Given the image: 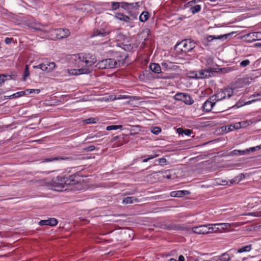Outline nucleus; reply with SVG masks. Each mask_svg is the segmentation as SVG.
<instances>
[{
    "label": "nucleus",
    "instance_id": "obj_1",
    "mask_svg": "<svg viewBox=\"0 0 261 261\" xmlns=\"http://www.w3.org/2000/svg\"><path fill=\"white\" fill-rule=\"evenodd\" d=\"M118 57L121 59L115 60L113 59H106L101 60L97 63L96 67L101 69L117 68L124 64V60L127 57V55L119 53Z\"/></svg>",
    "mask_w": 261,
    "mask_h": 261
},
{
    "label": "nucleus",
    "instance_id": "obj_2",
    "mask_svg": "<svg viewBox=\"0 0 261 261\" xmlns=\"http://www.w3.org/2000/svg\"><path fill=\"white\" fill-rule=\"evenodd\" d=\"M96 62V59L94 56L88 54L83 58V74L86 75L83 76V80L89 79L90 75H88L92 70V66Z\"/></svg>",
    "mask_w": 261,
    "mask_h": 261
},
{
    "label": "nucleus",
    "instance_id": "obj_3",
    "mask_svg": "<svg viewBox=\"0 0 261 261\" xmlns=\"http://www.w3.org/2000/svg\"><path fill=\"white\" fill-rule=\"evenodd\" d=\"M219 229V227H214L213 224H206L194 226L192 230L195 233L204 234L217 232Z\"/></svg>",
    "mask_w": 261,
    "mask_h": 261
},
{
    "label": "nucleus",
    "instance_id": "obj_4",
    "mask_svg": "<svg viewBox=\"0 0 261 261\" xmlns=\"http://www.w3.org/2000/svg\"><path fill=\"white\" fill-rule=\"evenodd\" d=\"M196 46V43L190 39H185L175 46V49H180L181 52L187 53L191 51Z\"/></svg>",
    "mask_w": 261,
    "mask_h": 261
},
{
    "label": "nucleus",
    "instance_id": "obj_5",
    "mask_svg": "<svg viewBox=\"0 0 261 261\" xmlns=\"http://www.w3.org/2000/svg\"><path fill=\"white\" fill-rule=\"evenodd\" d=\"M233 95V90L231 88L221 89L216 94L210 97V99L218 102L221 100L229 98Z\"/></svg>",
    "mask_w": 261,
    "mask_h": 261
},
{
    "label": "nucleus",
    "instance_id": "obj_6",
    "mask_svg": "<svg viewBox=\"0 0 261 261\" xmlns=\"http://www.w3.org/2000/svg\"><path fill=\"white\" fill-rule=\"evenodd\" d=\"M215 68H209L206 69H201L196 72L195 77L197 79H203L212 76L214 72H216Z\"/></svg>",
    "mask_w": 261,
    "mask_h": 261
},
{
    "label": "nucleus",
    "instance_id": "obj_7",
    "mask_svg": "<svg viewBox=\"0 0 261 261\" xmlns=\"http://www.w3.org/2000/svg\"><path fill=\"white\" fill-rule=\"evenodd\" d=\"M174 98L175 100L183 101L187 105H192L194 102L191 96L185 93H177L174 95Z\"/></svg>",
    "mask_w": 261,
    "mask_h": 261
},
{
    "label": "nucleus",
    "instance_id": "obj_8",
    "mask_svg": "<svg viewBox=\"0 0 261 261\" xmlns=\"http://www.w3.org/2000/svg\"><path fill=\"white\" fill-rule=\"evenodd\" d=\"M67 179V185H75L81 182L82 178V173L81 172H76L73 174L69 175Z\"/></svg>",
    "mask_w": 261,
    "mask_h": 261
},
{
    "label": "nucleus",
    "instance_id": "obj_9",
    "mask_svg": "<svg viewBox=\"0 0 261 261\" xmlns=\"http://www.w3.org/2000/svg\"><path fill=\"white\" fill-rule=\"evenodd\" d=\"M67 179H68V177L57 176L53 179V181L54 184H57V186H55V187L63 188V185H67L66 181Z\"/></svg>",
    "mask_w": 261,
    "mask_h": 261
},
{
    "label": "nucleus",
    "instance_id": "obj_10",
    "mask_svg": "<svg viewBox=\"0 0 261 261\" xmlns=\"http://www.w3.org/2000/svg\"><path fill=\"white\" fill-rule=\"evenodd\" d=\"M214 101L215 100L210 99V97L203 105L202 108L203 110L205 112H210L212 111L216 105V102H214Z\"/></svg>",
    "mask_w": 261,
    "mask_h": 261
},
{
    "label": "nucleus",
    "instance_id": "obj_11",
    "mask_svg": "<svg viewBox=\"0 0 261 261\" xmlns=\"http://www.w3.org/2000/svg\"><path fill=\"white\" fill-rule=\"evenodd\" d=\"M196 0L191 1L187 3V5L191 7L190 10L192 14H194L199 12L201 10V6L199 5H195Z\"/></svg>",
    "mask_w": 261,
    "mask_h": 261
},
{
    "label": "nucleus",
    "instance_id": "obj_12",
    "mask_svg": "<svg viewBox=\"0 0 261 261\" xmlns=\"http://www.w3.org/2000/svg\"><path fill=\"white\" fill-rule=\"evenodd\" d=\"M232 34H233V32L226 34L222 35H219V36H216L215 35H210L207 37V40L208 42H211L214 39H219V40H226L228 38V37L229 36H230Z\"/></svg>",
    "mask_w": 261,
    "mask_h": 261
},
{
    "label": "nucleus",
    "instance_id": "obj_13",
    "mask_svg": "<svg viewBox=\"0 0 261 261\" xmlns=\"http://www.w3.org/2000/svg\"><path fill=\"white\" fill-rule=\"evenodd\" d=\"M58 224V221L56 218H51L47 220H41L39 222L40 225L56 226Z\"/></svg>",
    "mask_w": 261,
    "mask_h": 261
},
{
    "label": "nucleus",
    "instance_id": "obj_14",
    "mask_svg": "<svg viewBox=\"0 0 261 261\" xmlns=\"http://www.w3.org/2000/svg\"><path fill=\"white\" fill-rule=\"evenodd\" d=\"M123 137L120 136H117L113 137L111 141V143H113V144H112V147H117L122 145L123 143Z\"/></svg>",
    "mask_w": 261,
    "mask_h": 261
},
{
    "label": "nucleus",
    "instance_id": "obj_15",
    "mask_svg": "<svg viewBox=\"0 0 261 261\" xmlns=\"http://www.w3.org/2000/svg\"><path fill=\"white\" fill-rule=\"evenodd\" d=\"M109 31H106L103 29L99 30H94L93 34L91 35L92 37H104L109 35Z\"/></svg>",
    "mask_w": 261,
    "mask_h": 261
},
{
    "label": "nucleus",
    "instance_id": "obj_16",
    "mask_svg": "<svg viewBox=\"0 0 261 261\" xmlns=\"http://www.w3.org/2000/svg\"><path fill=\"white\" fill-rule=\"evenodd\" d=\"M57 39H60L68 37L70 32L67 29H57Z\"/></svg>",
    "mask_w": 261,
    "mask_h": 261
},
{
    "label": "nucleus",
    "instance_id": "obj_17",
    "mask_svg": "<svg viewBox=\"0 0 261 261\" xmlns=\"http://www.w3.org/2000/svg\"><path fill=\"white\" fill-rule=\"evenodd\" d=\"M250 80L251 81L252 79L246 77L239 79L236 81L237 86L239 87H243L247 85H249L251 83Z\"/></svg>",
    "mask_w": 261,
    "mask_h": 261
},
{
    "label": "nucleus",
    "instance_id": "obj_18",
    "mask_svg": "<svg viewBox=\"0 0 261 261\" xmlns=\"http://www.w3.org/2000/svg\"><path fill=\"white\" fill-rule=\"evenodd\" d=\"M16 75L15 74H0V85H2L4 82L8 80H16Z\"/></svg>",
    "mask_w": 261,
    "mask_h": 261
},
{
    "label": "nucleus",
    "instance_id": "obj_19",
    "mask_svg": "<svg viewBox=\"0 0 261 261\" xmlns=\"http://www.w3.org/2000/svg\"><path fill=\"white\" fill-rule=\"evenodd\" d=\"M190 192L187 190H180L176 191H172L170 193V195L173 197H182L184 195H189Z\"/></svg>",
    "mask_w": 261,
    "mask_h": 261
},
{
    "label": "nucleus",
    "instance_id": "obj_20",
    "mask_svg": "<svg viewBox=\"0 0 261 261\" xmlns=\"http://www.w3.org/2000/svg\"><path fill=\"white\" fill-rule=\"evenodd\" d=\"M150 69L155 73H161V68L159 64L151 63L149 65Z\"/></svg>",
    "mask_w": 261,
    "mask_h": 261
},
{
    "label": "nucleus",
    "instance_id": "obj_21",
    "mask_svg": "<svg viewBox=\"0 0 261 261\" xmlns=\"http://www.w3.org/2000/svg\"><path fill=\"white\" fill-rule=\"evenodd\" d=\"M44 65H45V67H46V70H45V71L46 72L52 71L56 67V64L55 62L45 61L44 62Z\"/></svg>",
    "mask_w": 261,
    "mask_h": 261
},
{
    "label": "nucleus",
    "instance_id": "obj_22",
    "mask_svg": "<svg viewBox=\"0 0 261 261\" xmlns=\"http://www.w3.org/2000/svg\"><path fill=\"white\" fill-rule=\"evenodd\" d=\"M44 32L50 34V36L47 35L48 37L51 40L57 39V29H50L48 31H44Z\"/></svg>",
    "mask_w": 261,
    "mask_h": 261
},
{
    "label": "nucleus",
    "instance_id": "obj_23",
    "mask_svg": "<svg viewBox=\"0 0 261 261\" xmlns=\"http://www.w3.org/2000/svg\"><path fill=\"white\" fill-rule=\"evenodd\" d=\"M162 228L167 230H179L180 227L175 224H163Z\"/></svg>",
    "mask_w": 261,
    "mask_h": 261
},
{
    "label": "nucleus",
    "instance_id": "obj_24",
    "mask_svg": "<svg viewBox=\"0 0 261 261\" xmlns=\"http://www.w3.org/2000/svg\"><path fill=\"white\" fill-rule=\"evenodd\" d=\"M98 121L97 118L91 117L88 119L83 120V124H94Z\"/></svg>",
    "mask_w": 261,
    "mask_h": 261
},
{
    "label": "nucleus",
    "instance_id": "obj_25",
    "mask_svg": "<svg viewBox=\"0 0 261 261\" xmlns=\"http://www.w3.org/2000/svg\"><path fill=\"white\" fill-rule=\"evenodd\" d=\"M138 201L137 199L134 197H127L123 199L122 203L123 204H132L134 202Z\"/></svg>",
    "mask_w": 261,
    "mask_h": 261
},
{
    "label": "nucleus",
    "instance_id": "obj_26",
    "mask_svg": "<svg viewBox=\"0 0 261 261\" xmlns=\"http://www.w3.org/2000/svg\"><path fill=\"white\" fill-rule=\"evenodd\" d=\"M161 65H162L163 69L166 70L171 69L173 67V63L172 62H162Z\"/></svg>",
    "mask_w": 261,
    "mask_h": 261
},
{
    "label": "nucleus",
    "instance_id": "obj_27",
    "mask_svg": "<svg viewBox=\"0 0 261 261\" xmlns=\"http://www.w3.org/2000/svg\"><path fill=\"white\" fill-rule=\"evenodd\" d=\"M116 17L119 20L126 22H129L130 20V19L128 16L122 14H118Z\"/></svg>",
    "mask_w": 261,
    "mask_h": 261
},
{
    "label": "nucleus",
    "instance_id": "obj_28",
    "mask_svg": "<svg viewBox=\"0 0 261 261\" xmlns=\"http://www.w3.org/2000/svg\"><path fill=\"white\" fill-rule=\"evenodd\" d=\"M219 260L220 261H230L231 258L227 253H222L219 256Z\"/></svg>",
    "mask_w": 261,
    "mask_h": 261
},
{
    "label": "nucleus",
    "instance_id": "obj_29",
    "mask_svg": "<svg viewBox=\"0 0 261 261\" xmlns=\"http://www.w3.org/2000/svg\"><path fill=\"white\" fill-rule=\"evenodd\" d=\"M252 249V245H248L246 246L242 247L240 248H239L237 252L238 253H242L244 252H249Z\"/></svg>",
    "mask_w": 261,
    "mask_h": 261
},
{
    "label": "nucleus",
    "instance_id": "obj_30",
    "mask_svg": "<svg viewBox=\"0 0 261 261\" xmlns=\"http://www.w3.org/2000/svg\"><path fill=\"white\" fill-rule=\"evenodd\" d=\"M149 14L146 11L143 12L139 17V19L141 22H145L148 19Z\"/></svg>",
    "mask_w": 261,
    "mask_h": 261
},
{
    "label": "nucleus",
    "instance_id": "obj_31",
    "mask_svg": "<svg viewBox=\"0 0 261 261\" xmlns=\"http://www.w3.org/2000/svg\"><path fill=\"white\" fill-rule=\"evenodd\" d=\"M22 94V93H21L20 91L14 93L9 96H5L4 99H5V100H6V99H8L17 98L19 97H21V94Z\"/></svg>",
    "mask_w": 261,
    "mask_h": 261
},
{
    "label": "nucleus",
    "instance_id": "obj_32",
    "mask_svg": "<svg viewBox=\"0 0 261 261\" xmlns=\"http://www.w3.org/2000/svg\"><path fill=\"white\" fill-rule=\"evenodd\" d=\"M65 159H66V158H64L62 156L49 158L45 159L42 162H52V161H58V160H65Z\"/></svg>",
    "mask_w": 261,
    "mask_h": 261
},
{
    "label": "nucleus",
    "instance_id": "obj_33",
    "mask_svg": "<svg viewBox=\"0 0 261 261\" xmlns=\"http://www.w3.org/2000/svg\"><path fill=\"white\" fill-rule=\"evenodd\" d=\"M68 72L69 73V74L71 75H79L82 74V68L78 69H72L70 70H68Z\"/></svg>",
    "mask_w": 261,
    "mask_h": 261
},
{
    "label": "nucleus",
    "instance_id": "obj_34",
    "mask_svg": "<svg viewBox=\"0 0 261 261\" xmlns=\"http://www.w3.org/2000/svg\"><path fill=\"white\" fill-rule=\"evenodd\" d=\"M87 91V94L85 95H83V101H89L91 100V96L92 94V92L91 91H89L88 90H86Z\"/></svg>",
    "mask_w": 261,
    "mask_h": 261
},
{
    "label": "nucleus",
    "instance_id": "obj_35",
    "mask_svg": "<svg viewBox=\"0 0 261 261\" xmlns=\"http://www.w3.org/2000/svg\"><path fill=\"white\" fill-rule=\"evenodd\" d=\"M142 4V2H136V3H130L129 5V9H134V10H137L140 7V5Z\"/></svg>",
    "mask_w": 261,
    "mask_h": 261
},
{
    "label": "nucleus",
    "instance_id": "obj_36",
    "mask_svg": "<svg viewBox=\"0 0 261 261\" xmlns=\"http://www.w3.org/2000/svg\"><path fill=\"white\" fill-rule=\"evenodd\" d=\"M122 127L123 126L122 125H112L108 126L106 128V130L110 131L117 129H121Z\"/></svg>",
    "mask_w": 261,
    "mask_h": 261
},
{
    "label": "nucleus",
    "instance_id": "obj_37",
    "mask_svg": "<svg viewBox=\"0 0 261 261\" xmlns=\"http://www.w3.org/2000/svg\"><path fill=\"white\" fill-rule=\"evenodd\" d=\"M204 60H205V65L207 67V68H212V66L213 64V60L211 57H208L206 58H205Z\"/></svg>",
    "mask_w": 261,
    "mask_h": 261
},
{
    "label": "nucleus",
    "instance_id": "obj_38",
    "mask_svg": "<svg viewBox=\"0 0 261 261\" xmlns=\"http://www.w3.org/2000/svg\"><path fill=\"white\" fill-rule=\"evenodd\" d=\"M105 135V133L104 132H98L94 136L88 137L86 139L85 141H86L88 139H93L94 138L100 137L101 136H104Z\"/></svg>",
    "mask_w": 261,
    "mask_h": 261
},
{
    "label": "nucleus",
    "instance_id": "obj_39",
    "mask_svg": "<svg viewBox=\"0 0 261 261\" xmlns=\"http://www.w3.org/2000/svg\"><path fill=\"white\" fill-rule=\"evenodd\" d=\"M216 184L218 185H227L228 184V181L225 180H223L218 178L216 180Z\"/></svg>",
    "mask_w": 261,
    "mask_h": 261
},
{
    "label": "nucleus",
    "instance_id": "obj_40",
    "mask_svg": "<svg viewBox=\"0 0 261 261\" xmlns=\"http://www.w3.org/2000/svg\"><path fill=\"white\" fill-rule=\"evenodd\" d=\"M151 132L155 135H158L161 132V128L160 127L155 126L151 128Z\"/></svg>",
    "mask_w": 261,
    "mask_h": 261
},
{
    "label": "nucleus",
    "instance_id": "obj_41",
    "mask_svg": "<svg viewBox=\"0 0 261 261\" xmlns=\"http://www.w3.org/2000/svg\"><path fill=\"white\" fill-rule=\"evenodd\" d=\"M95 148L94 145H90L88 146L83 147V152L84 151H91Z\"/></svg>",
    "mask_w": 261,
    "mask_h": 261
},
{
    "label": "nucleus",
    "instance_id": "obj_42",
    "mask_svg": "<svg viewBox=\"0 0 261 261\" xmlns=\"http://www.w3.org/2000/svg\"><path fill=\"white\" fill-rule=\"evenodd\" d=\"M251 35L255 37V41L256 40L261 39V33L260 32H252Z\"/></svg>",
    "mask_w": 261,
    "mask_h": 261
},
{
    "label": "nucleus",
    "instance_id": "obj_43",
    "mask_svg": "<svg viewBox=\"0 0 261 261\" xmlns=\"http://www.w3.org/2000/svg\"><path fill=\"white\" fill-rule=\"evenodd\" d=\"M45 65H44V62L41 64H40L38 65L37 66H34L33 67L34 68H39L41 70H42L43 71H45L46 70V67H45Z\"/></svg>",
    "mask_w": 261,
    "mask_h": 261
},
{
    "label": "nucleus",
    "instance_id": "obj_44",
    "mask_svg": "<svg viewBox=\"0 0 261 261\" xmlns=\"http://www.w3.org/2000/svg\"><path fill=\"white\" fill-rule=\"evenodd\" d=\"M30 75V72L29 70V66L25 65V70L23 74V80L24 81L25 80V78L28 76H29Z\"/></svg>",
    "mask_w": 261,
    "mask_h": 261
},
{
    "label": "nucleus",
    "instance_id": "obj_45",
    "mask_svg": "<svg viewBox=\"0 0 261 261\" xmlns=\"http://www.w3.org/2000/svg\"><path fill=\"white\" fill-rule=\"evenodd\" d=\"M112 97L111 99L112 100H115V99H126L128 97V96L126 95H119L118 96H115L113 97V96H111Z\"/></svg>",
    "mask_w": 261,
    "mask_h": 261
},
{
    "label": "nucleus",
    "instance_id": "obj_46",
    "mask_svg": "<svg viewBox=\"0 0 261 261\" xmlns=\"http://www.w3.org/2000/svg\"><path fill=\"white\" fill-rule=\"evenodd\" d=\"M121 3L119 2H112V8L114 10L118 9L120 7V4Z\"/></svg>",
    "mask_w": 261,
    "mask_h": 261
},
{
    "label": "nucleus",
    "instance_id": "obj_47",
    "mask_svg": "<svg viewBox=\"0 0 261 261\" xmlns=\"http://www.w3.org/2000/svg\"><path fill=\"white\" fill-rule=\"evenodd\" d=\"M21 93H22V94H21V96H22L25 95H29L31 93H33V89H26L24 91H20Z\"/></svg>",
    "mask_w": 261,
    "mask_h": 261
},
{
    "label": "nucleus",
    "instance_id": "obj_48",
    "mask_svg": "<svg viewBox=\"0 0 261 261\" xmlns=\"http://www.w3.org/2000/svg\"><path fill=\"white\" fill-rule=\"evenodd\" d=\"M216 226H221L222 229H225L227 228V226H229V224L228 223H220V224H213V226L216 227Z\"/></svg>",
    "mask_w": 261,
    "mask_h": 261
},
{
    "label": "nucleus",
    "instance_id": "obj_49",
    "mask_svg": "<svg viewBox=\"0 0 261 261\" xmlns=\"http://www.w3.org/2000/svg\"><path fill=\"white\" fill-rule=\"evenodd\" d=\"M240 180L238 177L237 176L234 177L233 179L230 180L229 182H230L229 185L237 184L240 182Z\"/></svg>",
    "mask_w": 261,
    "mask_h": 261
},
{
    "label": "nucleus",
    "instance_id": "obj_50",
    "mask_svg": "<svg viewBox=\"0 0 261 261\" xmlns=\"http://www.w3.org/2000/svg\"><path fill=\"white\" fill-rule=\"evenodd\" d=\"M249 64H250V61L248 59H246V60L242 61L240 63V66L241 67H245L248 66Z\"/></svg>",
    "mask_w": 261,
    "mask_h": 261
},
{
    "label": "nucleus",
    "instance_id": "obj_51",
    "mask_svg": "<svg viewBox=\"0 0 261 261\" xmlns=\"http://www.w3.org/2000/svg\"><path fill=\"white\" fill-rule=\"evenodd\" d=\"M158 155H159L158 154L150 155H149L148 158L144 159V160H143L142 162L143 163L147 162L149 160L154 159V158L158 156Z\"/></svg>",
    "mask_w": 261,
    "mask_h": 261
},
{
    "label": "nucleus",
    "instance_id": "obj_52",
    "mask_svg": "<svg viewBox=\"0 0 261 261\" xmlns=\"http://www.w3.org/2000/svg\"><path fill=\"white\" fill-rule=\"evenodd\" d=\"M121 7L124 9H129L130 3L127 2H122Z\"/></svg>",
    "mask_w": 261,
    "mask_h": 261
},
{
    "label": "nucleus",
    "instance_id": "obj_53",
    "mask_svg": "<svg viewBox=\"0 0 261 261\" xmlns=\"http://www.w3.org/2000/svg\"><path fill=\"white\" fill-rule=\"evenodd\" d=\"M241 150L235 149L230 152L231 155H240Z\"/></svg>",
    "mask_w": 261,
    "mask_h": 261
},
{
    "label": "nucleus",
    "instance_id": "obj_54",
    "mask_svg": "<svg viewBox=\"0 0 261 261\" xmlns=\"http://www.w3.org/2000/svg\"><path fill=\"white\" fill-rule=\"evenodd\" d=\"M252 96H253L254 97H256V98L255 99L252 100V101L261 99V93H259L253 95Z\"/></svg>",
    "mask_w": 261,
    "mask_h": 261
},
{
    "label": "nucleus",
    "instance_id": "obj_55",
    "mask_svg": "<svg viewBox=\"0 0 261 261\" xmlns=\"http://www.w3.org/2000/svg\"><path fill=\"white\" fill-rule=\"evenodd\" d=\"M13 41V39L12 38L7 37L5 38V42L7 44H10Z\"/></svg>",
    "mask_w": 261,
    "mask_h": 261
},
{
    "label": "nucleus",
    "instance_id": "obj_56",
    "mask_svg": "<svg viewBox=\"0 0 261 261\" xmlns=\"http://www.w3.org/2000/svg\"><path fill=\"white\" fill-rule=\"evenodd\" d=\"M192 130L189 129H187L184 130V133L186 136H190L192 134Z\"/></svg>",
    "mask_w": 261,
    "mask_h": 261
},
{
    "label": "nucleus",
    "instance_id": "obj_57",
    "mask_svg": "<svg viewBox=\"0 0 261 261\" xmlns=\"http://www.w3.org/2000/svg\"><path fill=\"white\" fill-rule=\"evenodd\" d=\"M248 149L249 150V152L250 151H255L256 150L260 149L259 145L255 146V147H250Z\"/></svg>",
    "mask_w": 261,
    "mask_h": 261
},
{
    "label": "nucleus",
    "instance_id": "obj_58",
    "mask_svg": "<svg viewBox=\"0 0 261 261\" xmlns=\"http://www.w3.org/2000/svg\"><path fill=\"white\" fill-rule=\"evenodd\" d=\"M44 27V25H41V24H39V25H37V26L35 27L34 28V29L35 30H39V31H44L45 30H43L42 28V27Z\"/></svg>",
    "mask_w": 261,
    "mask_h": 261
},
{
    "label": "nucleus",
    "instance_id": "obj_59",
    "mask_svg": "<svg viewBox=\"0 0 261 261\" xmlns=\"http://www.w3.org/2000/svg\"><path fill=\"white\" fill-rule=\"evenodd\" d=\"M158 77L160 78V79H170L172 77L170 75H163V74H161Z\"/></svg>",
    "mask_w": 261,
    "mask_h": 261
},
{
    "label": "nucleus",
    "instance_id": "obj_60",
    "mask_svg": "<svg viewBox=\"0 0 261 261\" xmlns=\"http://www.w3.org/2000/svg\"><path fill=\"white\" fill-rule=\"evenodd\" d=\"M166 161V159L164 158L158 159V162L161 165H163V164L165 163Z\"/></svg>",
    "mask_w": 261,
    "mask_h": 261
},
{
    "label": "nucleus",
    "instance_id": "obj_61",
    "mask_svg": "<svg viewBox=\"0 0 261 261\" xmlns=\"http://www.w3.org/2000/svg\"><path fill=\"white\" fill-rule=\"evenodd\" d=\"M234 129H237L241 127V123H236L232 125Z\"/></svg>",
    "mask_w": 261,
    "mask_h": 261
},
{
    "label": "nucleus",
    "instance_id": "obj_62",
    "mask_svg": "<svg viewBox=\"0 0 261 261\" xmlns=\"http://www.w3.org/2000/svg\"><path fill=\"white\" fill-rule=\"evenodd\" d=\"M249 152V149H246L245 150H241V152H240V155H245V154H246L247 153H248Z\"/></svg>",
    "mask_w": 261,
    "mask_h": 261
},
{
    "label": "nucleus",
    "instance_id": "obj_63",
    "mask_svg": "<svg viewBox=\"0 0 261 261\" xmlns=\"http://www.w3.org/2000/svg\"><path fill=\"white\" fill-rule=\"evenodd\" d=\"M251 34H252V33H248L247 35H246L245 36V37H246V38L247 37H250L251 39H252V41H255V37H254L252 35H251Z\"/></svg>",
    "mask_w": 261,
    "mask_h": 261
},
{
    "label": "nucleus",
    "instance_id": "obj_64",
    "mask_svg": "<svg viewBox=\"0 0 261 261\" xmlns=\"http://www.w3.org/2000/svg\"><path fill=\"white\" fill-rule=\"evenodd\" d=\"M237 177H238L239 179L240 180V181L242 180L243 178H244L245 177V176L243 174L241 173V174H240L239 175H238L237 176Z\"/></svg>",
    "mask_w": 261,
    "mask_h": 261
}]
</instances>
